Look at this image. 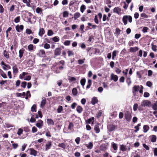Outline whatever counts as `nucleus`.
Segmentation results:
<instances>
[{"label": "nucleus", "mask_w": 157, "mask_h": 157, "mask_svg": "<svg viewBox=\"0 0 157 157\" xmlns=\"http://www.w3.org/2000/svg\"><path fill=\"white\" fill-rule=\"evenodd\" d=\"M151 102L149 101V100H144L141 102L140 106L138 107L139 109L140 110V109L142 107H150L151 106Z\"/></svg>", "instance_id": "nucleus-1"}, {"label": "nucleus", "mask_w": 157, "mask_h": 157, "mask_svg": "<svg viewBox=\"0 0 157 157\" xmlns=\"http://www.w3.org/2000/svg\"><path fill=\"white\" fill-rule=\"evenodd\" d=\"M132 18L131 16L128 15H125L122 18V21L125 25H126L127 23V20H128L129 22L131 23L132 22Z\"/></svg>", "instance_id": "nucleus-2"}, {"label": "nucleus", "mask_w": 157, "mask_h": 157, "mask_svg": "<svg viewBox=\"0 0 157 157\" xmlns=\"http://www.w3.org/2000/svg\"><path fill=\"white\" fill-rule=\"evenodd\" d=\"M124 117L127 121L130 122L132 118L131 113L128 111L126 112L125 114Z\"/></svg>", "instance_id": "nucleus-3"}, {"label": "nucleus", "mask_w": 157, "mask_h": 157, "mask_svg": "<svg viewBox=\"0 0 157 157\" xmlns=\"http://www.w3.org/2000/svg\"><path fill=\"white\" fill-rule=\"evenodd\" d=\"M113 12L114 13H116L119 15L122 14L121 9L118 7H115L113 10Z\"/></svg>", "instance_id": "nucleus-4"}, {"label": "nucleus", "mask_w": 157, "mask_h": 157, "mask_svg": "<svg viewBox=\"0 0 157 157\" xmlns=\"http://www.w3.org/2000/svg\"><path fill=\"white\" fill-rule=\"evenodd\" d=\"M117 128V126L113 124H110L107 126L108 130L109 132H112L114 130Z\"/></svg>", "instance_id": "nucleus-5"}, {"label": "nucleus", "mask_w": 157, "mask_h": 157, "mask_svg": "<svg viewBox=\"0 0 157 157\" xmlns=\"http://www.w3.org/2000/svg\"><path fill=\"white\" fill-rule=\"evenodd\" d=\"M29 150L30 151V154L31 155H33L34 156L37 155V152L33 148H30Z\"/></svg>", "instance_id": "nucleus-6"}, {"label": "nucleus", "mask_w": 157, "mask_h": 157, "mask_svg": "<svg viewBox=\"0 0 157 157\" xmlns=\"http://www.w3.org/2000/svg\"><path fill=\"white\" fill-rule=\"evenodd\" d=\"M43 125V122L41 120H39L36 124V126L38 128H40Z\"/></svg>", "instance_id": "nucleus-7"}, {"label": "nucleus", "mask_w": 157, "mask_h": 157, "mask_svg": "<svg viewBox=\"0 0 157 157\" xmlns=\"http://www.w3.org/2000/svg\"><path fill=\"white\" fill-rule=\"evenodd\" d=\"M118 79V76L116 75H114L113 73L111 74V80H113L114 82H116L117 81Z\"/></svg>", "instance_id": "nucleus-8"}, {"label": "nucleus", "mask_w": 157, "mask_h": 157, "mask_svg": "<svg viewBox=\"0 0 157 157\" xmlns=\"http://www.w3.org/2000/svg\"><path fill=\"white\" fill-rule=\"evenodd\" d=\"M23 28L24 26L22 25H17L16 26V29L17 32H20L23 30Z\"/></svg>", "instance_id": "nucleus-9"}, {"label": "nucleus", "mask_w": 157, "mask_h": 157, "mask_svg": "<svg viewBox=\"0 0 157 157\" xmlns=\"http://www.w3.org/2000/svg\"><path fill=\"white\" fill-rule=\"evenodd\" d=\"M61 53V49L60 48H57L55 51V55L56 56L59 55Z\"/></svg>", "instance_id": "nucleus-10"}, {"label": "nucleus", "mask_w": 157, "mask_h": 157, "mask_svg": "<svg viewBox=\"0 0 157 157\" xmlns=\"http://www.w3.org/2000/svg\"><path fill=\"white\" fill-rule=\"evenodd\" d=\"M46 103V99L45 98L43 97L42 98V101L40 104V107L41 108H43Z\"/></svg>", "instance_id": "nucleus-11"}, {"label": "nucleus", "mask_w": 157, "mask_h": 157, "mask_svg": "<svg viewBox=\"0 0 157 157\" xmlns=\"http://www.w3.org/2000/svg\"><path fill=\"white\" fill-rule=\"evenodd\" d=\"M45 33V31L43 28H40L39 30L38 35L42 37Z\"/></svg>", "instance_id": "nucleus-12"}, {"label": "nucleus", "mask_w": 157, "mask_h": 157, "mask_svg": "<svg viewBox=\"0 0 157 157\" xmlns=\"http://www.w3.org/2000/svg\"><path fill=\"white\" fill-rule=\"evenodd\" d=\"M52 144L51 142L50 141L48 142L45 145V150L46 151L48 150L49 149L51 146Z\"/></svg>", "instance_id": "nucleus-13"}, {"label": "nucleus", "mask_w": 157, "mask_h": 157, "mask_svg": "<svg viewBox=\"0 0 157 157\" xmlns=\"http://www.w3.org/2000/svg\"><path fill=\"white\" fill-rule=\"evenodd\" d=\"M151 142H155L156 141V136L155 135H152L150 136Z\"/></svg>", "instance_id": "nucleus-14"}, {"label": "nucleus", "mask_w": 157, "mask_h": 157, "mask_svg": "<svg viewBox=\"0 0 157 157\" xmlns=\"http://www.w3.org/2000/svg\"><path fill=\"white\" fill-rule=\"evenodd\" d=\"M94 130L96 133H98L100 132V130L98 124L95 125L94 126Z\"/></svg>", "instance_id": "nucleus-15"}, {"label": "nucleus", "mask_w": 157, "mask_h": 157, "mask_svg": "<svg viewBox=\"0 0 157 157\" xmlns=\"http://www.w3.org/2000/svg\"><path fill=\"white\" fill-rule=\"evenodd\" d=\"M98 101V99L96 97H94L91 100V104L93 105H95L96 103H97Z\"/></svg>", "instance_id": "nucleus-16"}, {"label": "nucleus", "mask_w": 157, "mask_h": 157, "mask_svg": "<svg viewBox=\"0 0 157 157\" xmlns=\"http://www.w3.org/2000/svg\"><path fill=\"white\" fill-rule=\"evenodd\" d=\"M12 68L13 74H17L18 71L17 67L15 65Z\"/></svg>", "instance_id": "nucleus-17"}, {"label": "nucleus", "mask_w": 157, "mask_h": 157, "mask_svg": "<svg viewBox=\"0 0 157 157\" xmlns=\"http://www.w3.org/2000/svg\"><path fill=\"white\" fill-rule=\"evenodd\" d=\"M0 74L1 76L4 78H7V76L3 72V71L1 69H0Z\"/></svg>", "instance_id": "nucleus-18"}, {"label": "nucleus", "mask_w": 157, "mask_h": 157, "mask_svg": "<svg viewBox=\"0 0 157 157\" xmlns=\"http://www.w3.org/2000/svg\"><path fill=\"white\" fill-rule=\"evenodd\" d=\"M138 50V48L137 47H131L130 48V51L132 52H135Z\"/></svg>", "instance_id": "nucleus-19"}, {"label": "nucleus", "mask_w": 157, "mask_h": 157, "mask_svg": "<svg viewBox=\"0 0 157 157\" xmlns=\"http://www.w3.org/2000/svg\"><path fill=\"white\" fill-rule=\"evenodd\" d=\"M76 110L79 113H81L83 111L82 108L80 106H78L76 108Z\"/></svg>", "instance_id": "nucleus-20"}, {"label": "nucleus", "mask_w": 157, "mask_h": 157, "mask_svg": "<svg viewBox=\"0 0 157 157\" xmlns=\"http://www.w3.org/2000/svg\"><path fill=\"white\" fill-rule=\"evenodd\" d=\"M143 129L144 132L146 133L149 129V127L148 125H144L143 127Z\"/></svg>", "instance_id": "nucleus-21"}, {"label": "nucleus", "mask_w": 157, "mask_h": 157, "mask_svg": "<svg viewBox=\"0 0 157 157\" xmlns=\"http://www.w3.org/2000/svg\"><path fill=\"white\" fill-rule=\"evenodd\" d=\"M120 150L122 151H125L127 150L126 146L122 144L121 145Z\"/></svg>", "instance_id": "nucleus-22"}, {"label": "nucleus", "mask_w": 157, "mask_h": 157, "mask_svg": "<svg viewBox=\"0 0 157 157\" xmlns=\"http://www.w3.org/2000/svg\"><path fill=\"white\" fill-rule=\"evenodd\" d=\"M24 49H20L19 51V58L21 59L22 57L24 52Z\"/></svg>", "instance_id": "nucleus-23"}, {"label": "nucleus", "mask_w": 157, "mask_h": 157, "mask_svg": "<svg viewBox=\"0 0 157 157\" xmlns=\"http://www.w3.org/2000/svg\"><path fill=\"white\" fill-rule=\"evenodd\" d=\"M47 123L49 125H54V122L52 119H47Z\"/></svg>", "instance_id": "nucleus-24"}, {"label": "nucleus", "mask_w": 157, "mask_h": 157, "mask_svg": "<svg viewBox=\"0 0 157 157\" xmlns=\"http://www.w3.org/2000/svg\"><path fill=\"white\" fill-rule=\"evenodd\" d=\"M94 117H92L87 120L86 121V123L88 124H90L91 122H92V123H93L94 122Z\"/></svg>", "instance_id": "nucleus-25"}, {"label": "nucleus", "mask_w": 157, "mask_h": 157, "mask_svg": "<svg viewBox=\"0 0 157 157\" xmlns=\"http://www.w3.org/2000/svg\"><path fill=\"white\" fill-rule=\"evenodd\" d=\"M80 15V13L78 12H77L76 13L74 14V19L75 20L77 18L79 17Z\"/></svg>", "instance_id": "nucleus-26"}, {"label": "nucleus", "mask_w": 157, "mask_h": 157, "mask_svg": "<svg viewBox=\"0 0 157 157\" xmlns=\"http://www.w3.org/2000/svg\"><path fill=\"white\" fill-rule=\"evenodd\" d=\"M112 147L113 149L115 150H116L117 149V144L113 142L112 143Z\"/></svg>", "instance_id": "nucleus-27"}, {"label": "nucleus", "mask_w": 157, "mask_h": 157, "mask_svg": "<svg viewBox=\"0 0 157 157\" xmlns=\"http://www.w3.org/2000/svg\"><path fill=\"white\" fill-rule=\"evenodd\" d=\"M152 108L154 110H157V101H156L155 103L153 104L152 106Z\"/></svg>", "instance_id": "nucleus-28"}, {"label": "nucleus", "mask_w": 157, "mask_h": 157, "mask_svg": "<svg viewBox=\"0 0 157 157\" xmlns=\"http://www.w3.org/2000/svg\"><path fill=\"white\" fill-rule=\"evenodd\" d=\"M140 88V86H135L133 87V89L134 90V91L136 92V91H138L139 89Z\"/></svg>", "instance_id": "nucleus-29"}, {"label": "nucleus", "mask_w": 157, "mask_h": 157, "mask_svg": "<svg viewBox=\"0 0 157 157\" xmlns=\"http://www.w3.org/2000/svg\"><path fill=\"white\" fill-rule=\"evenodd\" d=\"M86 9V7L84 5H82L80 7V11L83 13Z\"/></svg>", "instance_id": "nucleus-30"}, {"label": "nucleus", "mask_w": 157, "mask_h": 157, "mask_svg": "<svg viewBox=\"0 0 157 157\" xmlns=\"http://www.w3.org/2000/svg\"><path fill=\"white\" fill-rule=\"evenodd\" d=\"M117 52H118L116 50L113 51L112 52V59L113 60H114L115 57L116 56V54Z\"/></svg>", "instance_id": "nucleus-31"}, {"label": "nucleus", "mask_w": 157, "mask_h": 157, "mask_svg": "<svg viewBox=\"0 0 157 157\" xmlns=\"http://www.w3.org/2000/svg\"><path fill=\"white\" fill-rule=\"evenodd\" d=\"M68 80L70 82L75 81L76 79L74 77L69 76V77Z\"/></svg>", "instance_id": "nucleus-32"}, {"label": "nucleus", "mask_w": 157, "mask_h": 157, "mask_svg": "<svg viewBox=\"0 0 157 157\" xmlns=\"http://www.w3.org/2000/svg\"><path fill=\"white\" fill-rule=\"evenodd\" d=\"M93 146V144L91 142H89L88 144L87 145L86 147L89 149H91Z\"/></svg>", "instance_id": "nucleus-33"}, {"label": "nucleus", "mask_w": 157, "mask_h": 157, "mask_svg": "<svg viewBox=\"0 0 157 157\" xmlns=\"http://www.w3.org/2000/svg\"><path fill=\"white\" fill-rule=\"evenodd\" d=\"M4 56L7 59L9 58V56L8 53L6 51L4 50L3 53Z\"/></svg>", "instance_id": "nucleus-34"}, {"label": "nucleus", "mask_w": 157, "mask_h": 157, "mask_svg": "<svg viewBox=\"0 0 157 157\" xmlns=\"http://www.w3.org/2000/svg\"><path fill=\"white\" fill-rule=\"evenodd\" d=\"M77 90L76 88H74L72 90V93L73 95H76L77 94Z\"/></svg>", "instance_id": "nucleus-35"}, {"label": "nucleus", "mask_w": 157, "mask_h": 157, "mask_svg": "<svg viewBox=\"0 0 157 157\" xmlns=\"http://www.w3.org/2000/svg\"><path fill=\"white\" fill-rule=\"evenodd\" d=\"M86 82V79L85 78H82L80 81V83L82 86H84Z\"/></svg>", "instance_id": "nucleus-36"}, {"label": "nucleus", "mask_w": 157, "mask_h": 157, "mask_svg": "<svg viewBox=\"0 0 157 157\" xmlns=\"http://www.w3.org/2000/svg\"><path fill=\"white\" fill-rule=\"evenodd\" d=\"M109 20L108 17H107L106 14H104L103 17V21H105L106 20L109 21Z\"/></svg>", "instance_id": "nucleus-37"}, {"label": "nucleus", "mask_w": 157, "mask_h": 157, "mask_svg": "<svg viewBox=\"0 0 157 157\" xmlns=\"http://www.w3.org/2000/svg\"><path fill=\"white\" fill-rule=\"evenodd\" d=\"M140 16L142 17V19H144L145 18H147L148 17L147 15L144 13H142L141 14Z\"/></svg>", "instance_id": "nucleus-38"}, {"label": "nucleus", "mask_w": 157, "mask_h": 157, "mask_svg": "<svg viewBox=\"0 0 157 157\" xmlns=\"http://www.w3.org/2000/svg\"><path fill=\"white\" fill-rule=\"evenodd\" d=\"M23 130L22 128H20L18 129V132H17V134L19 136H20L21 135L22 133Z\"/></svg>", "instance_id": "nucleus-39"}, {"label": "nucleus", "mask_w": 157, "mask_h": 157, "mask_svg": "<svg viewBox=\"0 0 157 157\" xmlns=\"http://www.w3.org/2000/svg\"><path fill=\"white\" fill-rule=\"evenodd\" d=\"M58 146L63 148H65L66 146L64 144L62 143L61 144H59L58 145Z\"/></svg>", "instance_id": "nucleus-40"}, {"label": "nucleus", "mask_w": 157, "mask_h": 157, "mask_svg": "<svg viewBox=\"0 0 157 157\" xmlns=\"http://www.w3.org/2000/svg\"><path fill=\"white\" fill-rule=\"evenodd\" d=\"M151 45L152 46V49L155 52H156L157 51L156 48L157 46L154 45L153 44H151Z\"/></svg>", "instance_id": "nucleus-41"}, {"label": "nucleus", "mask_w": 157, "mask_h": 157, "mask_svg": "<svg viewBox=\"0 0 157 157\" xmlns=\"http://www.w3.org/2000/svg\"><path fill=\"white\" fill-rule=\"evenodd\" d=\"M138 108V105L137 103H135L133 105V109L134 111H136Z\"/></svg>", "instance_id": "nucleus-42"}, {"label": "nucleus", "mask_w": 157, "mask_h": 157, "mask_svg": "<svg viewBox=\"0 0 157 157\" xmlns=\"http://www.w3.org/2000/svg\"><path fill=\"white\" fill-rule=\"evenodd\" d=\"M53 32L52 30H49L48 31L47 35L48 36H50L53 35Z\"/></svg>", "instance_id": "nucleus-43"}, {"label": "nucleus", "mask_w": 157, "mask_h": 157, "mask_svg": "<svg viewBox=\"0 0 157 157\" xmlns=\"http://www.w3.org/2000/svg\"><path fill=\"white\" fill-rule=\"evenodd\" d=\"M33 45L32 44L29 45L28 46V49L29 51H31L33 49Z\"/></svg>", "instance_id": "nucleus-44"}, {"label": "nucleus", "mask_w": 157, "mask_h": 157, "mask_svg": "<svg viewBox=\"0 0 157 157\" xmlns=\"http://www.w3.org/2000/svg\"><path fill=\"white\" fill-rule=\"evenodd\" d=\"M20 17L19 16H18L15 18L14 21L15 23H17L20 21Z\"/></svg>", "instance_id": "nucleus-45"}, {"label": "nucleus", "mask_w": 157, "mask_h": 157, "mask_svg": "<svg viewBox=\"0 0 157 157\" xmlns=\"http://www.w3.org/2000/svg\"><path fill=\"white\" fill-rule=\"evenodd\" d=\"M26 84H27L26 82H22L21 83V86L22 87H23L24 88H25L26 87Z\"/></svg>", "instance_id": "nucleus-46"}, {"label": "nucleus", "mask_w": 157, "mask_h": 157, "mask_svg": "<svg viewBox=\"0 0 157 157\" xmlns=\"http://www.w3.org/2000/svg\"><path fill=\"white\" fill-rule=\"evenodd\" d=\"M63 110V107L61 105H59L57 109V112L58 113H60Z\"/></svg>", "instance_id": "nucleus-47"}, {"label": "nucleus", "mask_w": 157, "mask_h": 157, "mask_svg": "<svg viewBox=\"0 0 157 157\" xmlns=\"http://www.w3.org/2000/svg\"><path fill=\"white\" fill-rule=\"evenodd\" d=\"M52 40L54 42H57L59 41V38L57 36H55L53 38Z\"/></svg>", "instance_id": "nucleus-48"}, {"label": "nucleus", "mask_w": 157, "mask_h": 157, "mask_svg": "<svg viewBox=\"0 0 157 157\" xmlns=\"http://www.w3.org/2000/svg\"><path fill=\"white\" fill-rule=\"evenodd\" d=\"M140 126V124H137V126L135 127V128L136 129V130L135 131V132H136L137 131H138L139 130V127Z\"/></svg>", "instance_id": "nucleus-49"}, {"label": "nucleus", "mask_w": 157, "mask_h": 157, "mask_svg": "<svg viewBox=\"0 0 157 157\" xmlns=\"http://www.w3.org/2000/svg\"><path fill=\"white\" fill-rule=\"evenodd\" d=\"M85 60V59H79L78 61V63L79 64H82L84 62Z\"/></svg>", "instance_id": "nucleus-50"}, {"label": "nucleus", "mask_w": 157, "mask_h": 157, "mask_svg": "<svg viewBox=\"0 0 157 157\" xmlns=\"http://www.w3.org/2000/svg\"><path fill=\"white\" fill-rule=\"evenodd\" d=\"M36 106L35 105H33L31 107V111L32 112H36Z\"/></svg>", "instance_id": "nucleus-51"}, {"label": "nucleus", "mask_w": 157, "mask_h": 157, "mask_svg": "<svg viewBox=\"0 0 157 157\" xmlns=\"http://www.w3.org/2000/svg\"><path fill=\"white\" fill-rule=\"evenodd\" d=\"M50 48V45L49 44H47V43H45L44 45V48L46 49H48L49 48Z\"/></svg>", "instance_id": "nucleus-52"}, {"label": "nucleus", "mask_w": 157, "mask_h": 157, "mask_svg": "<svg viewBox=\"0 0 157 157\" xmlns=\"http://www.w3.org/2000/svg\"><path fill=\"white\" fill-rule=\"evenodd\" d=\"M63 17H67L68 16V13L67 11H65L63 12Z\"/></svg>", "instance_id": "nucleus-53"}, {"label": "nucleus", "mask_w": 157, "mask_h": 157, "mask_svg": "<svg viewBox=\"0 0 157 157\" xmlns=\"http://www.w3.org/2000/svg\"><path fill=\"white\" fill-rule=\"evenodd\" d=\"M36 12L37 13H40V12H42V9L39 8V7H37L36 9Z\"/></svg>", "instance_id": "nucleus-54"}, {"label": "nucleus", "mask_w": 157, "mask_h": 157, "mask_svg": "<svg viewBox=\"0 0 157 157\" xmlns=\"http://www.w3.org/2000/svg\"><path fill=\"white\" fill-rule=\"evenodd\" d=\"M25 33L28 34H30L32 33V31L29 29H26Z\"/></svg>", "instance_id": "nucleus-55"}, {"label": "nucleus", "mask_w": 157, "mask_h": 157, "mask_svg": "<svg viewBox=\"0 0 157 157\" xmlns=\"http://www.w3.org/2000/svg\"><path fill=\"white\" fill-rule=\"evenodd\" d=\"M126 82H127L128 85L129 86L131 83V81L130 77L128 78L126 80Z\"/></svg>", "instance_id": "nucleus-56"}, {"label": "nucleus", "mask_w": 157, "mask_h": 157, "mask_svg": "<svg viewBox=\"0 0 157 157\" xmlns=\"http://www.w3.org/2000/svg\"><path fill=\"white\" fill-rule=\"evenodd\" d=\"M152 85V83L150 81H147L146 82V85L149 87H151Z\"/></svg>", "instance_id": "nucleus-57"}, {"label": "nucleus", "mask_w": 157, "mask_h": 157, "mask_svg": "<svg viewBox=\"0 0 157 157\" xmlns=\"http://www.w3.org/2000/svg\"><path fill=\"white\" fill-rule=\"evenodd\" d=\"M39 40L37 38H34L33 41V43L34 44H36L39 42Z\"/></svg>", "instance_id": "nucleus-58"}, {"label": "nucleus", "mask_w": 157, "mask_h": 157, "mask_svg": "<svg viewBox=\"0 0 157 157\" xmlns=\"http://www.w3.org/2000/svg\"><path fill=\"white\" fill-rule=\"evenodd\" d=\"M148 28L147 27H144L143 28L142 31L144 33H145L147 32Z\"/></svg>", "instance_id": "nucleus-59"}, {"label": "nucleus", "mask_w": 157, "mask_h": 157, "mask_svg": "<svg viewBox=\"0 0 157 157\" xmlns=\"http://www.w3.org/2000/svg\"><path fill=\"white\" fill-rule=\"evenodd\" d=\"M94 22L96 23L97 24H98L99 23L98 21V17L97 15H95L94 17Z\"/></svg>", "instance_id": "nucleus-60"}, {"label": "nucleus", "mask_w": 157, "mask_h": 157, "mask_svg": "<svg viewBox=\"0 0 157 157\" xmlns=\"http://www.w3.org/2000/svg\"><path fill=\"white\" fill-rule=\"evenodd\" d=\"M32 132L33 133H35L37 132V128L35 127H33L32 128Z\"/></svg>", "instance_id": "nucleus-61"}, {"label": "nucleus", "mask_w": 157, "mask_h": 157, "mask_svg": "<svg viewBox=\"0 0 157 157\" xmlns=\"http://www.w3.org/2000/svg\"><path fill=\"white\" fill-rule=\"evenodd\" d=\"M80 140V138L79 137L76 138L75 140V141L77 144H79Z\"/></svg>", "instance_id": "nucleus-62"}, {"label": "nucleus", "mask_w": 157, "mask_h": 157, "mask_svg": "<svg viewBox=\"0 0 157 157\" xmlns=\"http://www.w3.org/2000/svg\"><path fill=\"white\" fill-rule=\"evenodd\" d=\"M31 78V76L30 75H28L26 76L24 79V80L26 81H29L30 80Z\"/></svg>", "instance_id": "nucleus-63"}, {"label": "nucleus", "mask_w": 157, "mask_h": 157, "mask_svg": "<svg viewBox=\"0 0 157 157\" xmlns=\"http://www.w3.org/2000/svg\"><path fill=\"white\" fill-rule=\"evenodd\" d=\"M154 155L155 156H157V148H155L154 150Z\"/></svg>", "instance_id": "nucleus-64"}]
</instances>
